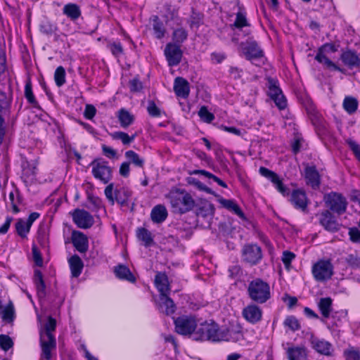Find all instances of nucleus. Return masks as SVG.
<instances>
[{
	"instance_id": "obj_53",
	"label": "nucleus",
	"mask_w": 360,
	"mask_h": 360,
	"mask_svg": "<svg viewBox=\"0 0 360 360\" xmlns=\"http://www.w3.org/2000/svg\"><path fill=\"white\" fill-rule=\"evenodd\" d=\"M259 172L262 176L268 179L271 182L275 181L276 178L278 176L276 172L264 167H260L259 169Z\"/></svg>"
},
{
	"instance_id": "obj_26",
	"label": "nucleus",
	"mask_w": 360,
	"mask_h": 360,
	"mask_svg": "<svg viewBox=\"0 0 360 360\" xmlns=\"http://www.w3.org/2000/svg\"><path fill=\"white\" fill-rule=\"evenodd\" d=\"M68 263L72 276L74 278L79 277L84 268V263L81 258L77 255H74L69 258Z\"/></svg>"
},
{
	"instance_id": "obj_36",
	"label": "nucleus",
	"mask_w": 360,
	"mask_h": 360,
	"mask_svg": "<svg viewBox=\"0 0 360 360\" xmlns=\"http://www.w3.org/2000/svg\"><path fill=\"white\" fill-rule=\"evenodd\" d=\"M127 162L134 165L135 167L143 168L145 164L144 158H141L138 153L134 150H127L124 154Z\"/></svg>"
},
{
	"instance_id": "obj_47",
	"label": "nucleus",
	"mask_w": 360,
	"mask_h": 360,
	"mask_svg": "<svg viewBox=\"0 0 360 360\" xmlns=\"http://www.w3.org/2000/svg\"><path fill=\"white\" fill-rule=\"evenodd\" d=\"M345 261L352 269L360 268V256L356 252L347 255Z\"/></svg>"
},
{
	"instance_id": "obj_14",
	"label": "nucleus",
	"mask_w": 360,
	"mask_h": 360,
	"mask_svg": "<svg viewBox=\"0 0 360 360\" xmlns=\"http://www.w3.org/2000/svg\"><path fill=\"white\" fill-rule=\"evenodd\" d=\"M319 221L325 230L329 232L334 233L340 229V224L330 210H326L321 212L319 214Z\"/></svg>"
},
{
	"instance_id": "obj_2",
	"label": "nucleus",
	"mask_w": 360,
	"mask_h": 360,
	"mask_svg": "<svg viewBox=\"0 0 360 360\" xmlns=\"http://www.w3.org/2000/svg\"><path fill=\"white\" fill-rule=\"evenodd\" d=\"M247 293L255 303L264 304L271 298L270 285L262 278H256L248 283Z\"/></svg>"
},
{
	"instance_id": "obj_20",
	"label": "nucleus",
	"mask_w": 360,
	"mask_h": 360,
	"mask_svg": "<svg viewBox=\"0 0 360 360\" xmlns=\"http://www.w3.org/2000/svg\"><path fill=\"white\" fill-rule=\"evenodd\" d=\"M40 345L41 347V357L46 360H50L52 357L51 350L54 349L56 347V339L44 338L42 331H41Z\"/></svg>"
},
{
	"instance_id": "obj_57",
	"label": "nucleus",
	"mask_w": 360,
	"mask_h": 360,
	"mask_svg": "<svg viewBox=\"0 0 360 360\" xmlns=\"http://www.w3.org/2000/svg\"><path fill=\"white\" fill-rule=\"evenodd\" d=\"M109 49L113 56L118 58L123 53V48L122 44L118 43H112L109 45Z\"/></svg>"
},
{
	"instance_id": "obj_58",
	"label": "nucleus",
	"mask_w": 360,
	"mask_h": 360,
	"mask_svg": "<svg viewBox=\"0 0 360 360\" xmlns=\"http://www.w3.org/2000/svg\"><path fill=\"white\" fill-rule=\"evenodd\" d=\"M233 25L237 28H242L248 26V24L245 16L241 13H238Z\"/></svg>"
},
{
	"instance_id": "obj_8",
	"label": "nucleus",
	"mask_w": 360,
	"mask_h": 360,
	"mask_svg": "<svg viewBox=\"0 0 360 360\" xmlns=\"http://www.w3.org/2000/svg\"><path fill=\"white\" fill-rule=\"evenodd\" d=\"M176 333L183 335H191L197 327L194 317L181 316L174 321Z\"/></svg>"
},
{
	"instance_id": "obj_22",
	"label": "nucleus",
	"mask_w": 360,
	"mask_h": 360,
	"mask_svg": "<svg viewBox=\"0 0 360 360\" xmlns=\"http://www.w3.org/2000/svg\"><path fill=\"white\" fill-rule=\"evenodd\" d=\"M174 91L177 97L186 98L189 95V84L186 79L178 77L174 79Z\"/></svg>"
},
{
	"instance_id": "obj_12",
	"label": "nucleus",
	"mask_w": 360,
	"mask_h": 360,
	"mask_svg": "<svg viewBox=\"0 0 360 360\" xmlns=\"http://www.w3.org/2000/svg\"><path fill=\"white\" fill-rule=\"evenodd\" d=\"M204 334L206 340L212 342H223V328H219L214 321L207 323L204 322Z\"/></svg>"
},
{
	"instance_id": "obj_42",
	"label": "nucleus",
	"mask_w": 360,
	"mask_h": 360,
	"mask_svg": "<svg viewBox=\"0 0 360 360\" xmlns=\"http://www.w3.org/2000/svg\"><path fill=\"white\" fill-rule=\"evenodd\" d=\"M153 29L157 39H162L165 36V29L164 25L158 16H154Z\"/></svg>"
},
{
	"instance_id": "obj_29",
	"label": "nucleus",
	"mask_w": 360,
	"mask_h": 360,
	"mask_svg": "<svg viewBox=\"0 0 360 360\" xmlns=\"http://www.w3.org/2000/svg\"><path fill=\"white\" fill-rule=\"evenodd\" d=\"M203 207H204V212L205 211L207 212V214H204V221L206 220L208 224L207 226H205L204 225V228H207V229H212V231L214 230L216 231V226H218L219 224L217 223V220L215 221H211V220H212V215L214 212V205L208 201H204Z\"/></svg>"
},
{
	"instance_id": "obj_41",
	"label": "nucleus",
	"mask_w": 360,
	"mask_h": 360,
	"mask_svg": "<svg viewBox=\"0 0 360 360\" xmlns=\"http://www.w3.org/2000/svg\"><path fill=\"white\" fill-rule=\"evenodd\" d=\"M25 97L27 102L31 104L35 108H39V103L35 98V96L32 91V86L30 80L26 82L25 86Z\"/></svg>"
},
{
	"instance_id": "obj_43",
	"label": "nucleus",
	"mask_w": 360,
	"mask_h": 360,
	"mask_svg": "<svg viewBox=\"0 0 360 360\" xmlns=\"http://www.w3.org/2000/svg\"><path fill=\"white\" fill-rule=\"evenodd\" d=\"M187 32L184 28H177L172 34L173 44L180 46L187 39Z\"/></svg>"
},
{
	"instance_id": "obj_39",
	"label": "nucleus",
	"mask_w": 360,
	"mask_h": 360,
	"mask_svg": "<svg viewBox=\"0 0 360 360\" xmlns=\"http://www.w3.org/2000/svg\"><path fill=\"white\" fill-rule=\"evenodd\" d=\"M110 136L113 140L121 141L123 145L129 146L131 143H132L134 141L136 134H134L131 136H129L128 134L124 131H119L110 134Z\"/></svg>"
},
{
	"instance_id": "obj_16",
	"label": "nucleus",
	"mask_w": 360,
	"mask_h": 360,
	"mask_svg": "<svg viewBox=\"0 0 360 360\" xmlns=\"http://www.w3.org/2000/svg\"><path fill=\"white\" fill-rule=\"evenodd\" d=\"M243 316L249 323L255 324L261 321L262 317V309L255 304H250L243 310Z\"/></svg>"
},
{
	"instance_id": "obj_5",
	"label": "nucleus",
	"mask_w": 360,
	"mask_h": 360,
	"mask_svg": "<svg viewBox=\"0 0 360 360\" xmlns=\"http://www.w3.org/2000/svg\"><path fill=\"white\" fill-rule=\"evenodd\" d=\"M92 174L103 184H108L112 179V169L108 162L103 159L94 160L91 163Z\"/></svg>"
},
{
	"instance_id": "obj_45",
	"label": "nucleus",
	"mask_w": 360,
	"mask_h": 360,
	"mask_svg": "<svg viewBox=\"0 0 360 360\" xmlns=\"http://www.w3.org/2000/svg\"><path fill=\"white\" fill-rule=\"evenodd\" d=\"M54 80L56 84L60 87L66 82L65 80V70L63 66H58L54 72Z\"/></svg>"
},
{
	"instance_id": "obj_54",
	"label": "nucleus",
	"mask_w": 360,
	"mask_h": 360,
	"mask_svg": "<svg viewBox=\"0 0 360 360\" xmlns=\"http://www.w3.org/2000/svg\"><path fill=\"white\" fill-rule=\"evenodd\" d=\"M2 319L8 322L13 321L14 319V309L11 304L7 305L2 311Z\"/></svg>"
},
{
	"instance_id": "obj_4",
	"label": "nucleus",
	"mask_w": 360,
	"mask_h": 360,
	"mask_svg": "<svg viewBox=\"0 0 360 360\" xmlns=\"http://www.w3.org/2000/svg\"><path fill=\"white\" fill-rule=\"evenodd\" d=\"M268 96L274 101L279 110H283L287 106V100L279 87L278 81L272 77L267 79Z\"/></svg>"
},
{
	"instance_id": "obj_37",
	"label": "nucleus",
	"mask_w": 360,
	"mask_h": 360,
	"mask_svg": "<svg viewBox=\"0 0 360 360\" xmlns=\"http://www.w3.org/2000/svg\"><path fill=\"white\" fill-rule=\"evenodd\" d=\"M315 59L320 63L324 64L328 68L333 69L336 71L342 72V70L330 60L326 55L323 54L322 49H319L315 56Z\"/></svg>"
},
{
	"instance_id": "obj_61",
	"label": "nucleus",
	"mask_w": 360,
	"mask_h": 360,
	"mask_svg": "<svg viewBox=\"0 0 360 360\" xmlns=\"http://www.w3.org/2000/svg\"><path fill=\"white\" fill-rule=\"evenodd\" d=\"M129 88L131 91H140L143 88L142 83L139 79L134 78L129 82Z\"/></svg>"
},
{
	"instance_id": "obj_62",
	"label": "nucleus",
	"mask_w": 360,
	"mask_h": 360,
	"mask_svg": "<svg viewBox=\"0 0 360 360\" xmlns=\"http://www.w3.org/2000/svg\"><path fill=\"white\" fill-rule=\"evenodd\" d=\"M129 172H130L129 162H128L127 161L122 162L121 164V165L120 167V169H119L120 174L122 176L127 178L129 176Z\"/></svg>"
},
{
	"instance_id": "obj_30",
	"label": "nucleus",
	"mask_w": 360,
	"mask_h": 360,
	"mask_svg": "<svg viewBox=\"0 0 360 360\" xmlns=\"http://www.w3.org/2000/svg\"><path fill=\"white\" fill-rule=\"evenodd\" d=\"M63 13L72 21H76L82 15L80 7L75 3L65 4L63 8Z\"/></svg>"
},
{
	"instance_id": "obj_33",
	"label": "nucleus",
	"mask_w": 360,
	"mask_h": 360,
	"mask_svg": "<svg viewBox=\"0 0 360 360\" xmlns=\"http://www.w3.org/2000/svg\"><path fill=\"white\" fill-rule=\"evenodd\" d=\"M117 119L121 127L126 129L134 122V116L124 108L117 112Z\"/></svg>"
},
{
	"instance_id": "obj_27",
	"label": "nucleus",
	"mask_w": 360,
	"mask_h": 360,
	"mask_svg": "<svg viewBox=\"0 0 360 360\" xmlns=\"http://www.w3.org/2000/svg\"><path fill=\"white\" fill-rule=\"evenodd\" d=\"M219 203L228 210L232 212L242 219H245V216L239 205L233 200L224 199L221 197L219 199Z\"/></svg>"
},
{
	"instance_id": "obj_32",
	"label": "nucleus",
	"mask_w": 360,
	"mask_h": 360,
	"mask_svg": "<svg viewBox=\"0 0 360 360\" xmlns=\"http://www.w3.org/2000/svg\"><path fill=\"white\" fill-rule=\"evenodd\" d=\"M318 308L323 318H329L333 310V300L329 297H321L318 302Z\"/></svg>"
},
{
	"instance_id": "obj_18",
	"label": "nucleus",
	"mask_w": 360,
	"mask_h": 360,
	"mask_svg": "<svg viewBox=\"0 0 360 360\" xmlns=\"http://www.w3.org/2000/svg\"><path fill=\"white\" fill-rule=\"evenodd\" d=\"M304 177L307 185L313 189H318L321 184V175L316 166L307 165L304 169Z\"/></svg>"
},
{
	"instance_id": "obj_19",
	"label": "nucleus",
	"mask_w": 360,
	"mask_h": 360,
	"mask_svg": "<svg viewBox=\"0 0 360 360\" xmlns=\"http://www.w3.org/2000/svg\"><path fill=\"white\" fill-rule=\"evenodd\" d=\"M290 202L296 209L305 212L307 208V198L306 193L301 190H294L290 198Z\"/></svg>"
},
{
	"instance_id": "obj_28",
	"label": "nucleus",
	"mask_w": 360,
	"mask_h": 360,
	"mask_svg": "<svg viewBox=\"0 0 360 360\" xmlns=\"http://www.w3.org/2000/svg\"><path fill=\"white\" fill-rule=\"evenodd\" d=\"M155 284L160 295L168 294L169 292V286L167 276L165 273L158 272L155 275Z\"/></svg>"
},
{
	"instance_id": "obj_44",
	"label": "nucleus",
	"mask_w": 360,
	"mask_h": 360,
	"mask_svg": "<svg viewBox=\"0 0 360 360\" xmlns=\"http://www.w3.org/2000/svg\"><path fill=\"white\" fill-rule=\"evenodd\" d=\"M30 226L27 225V223L23 219H18L15 224V229L18 234L21 238H25L27 234L30 232Z\"/></svg>"
},
{
	"instance_id": "obj_10",
	"label": "nucleus",
	"mask_w": 360,
	"mask_h": 360,
	"mask_svg": "<svg viewBox=\"0 0 360 360\" xmlns=\"http://www.w3.org/2000/svg\"><path fill=\"white\" fill-rule=\"evenodd\" d=\"M243 259L250 264L255 265L257 264L262 257L261 248L257 245H246L243 248Z\"/></svg>"
},
{
	"instance_id": "obj_15",
	"label": "nucleus",
	"mask_w": 360,
	"mask_h": 360,
	"mask_svg": "<svg viewBox=\"0 0 360 360\" xmlns=\"http://www.w3.org/2000/svg\"><path fill=\"white\" fill-rule=\"evenodd\" d=\"M72 219L81 229H88L94 224L93 217L84 210L76 209L72 214Z\"/></svg>"
},
{
	"instance_id": "obj_49",
	"label": "nucleus",
	"mask_w": 360,
	"mask_h": 360,
	"mask_svg": "<svg viewBox=\"0 0 360 360\" xmlns=\"http://www.w3.org/2000/svg\"><path fill=\"white\" fill-rule=\"evenodd\" d=\"M57 30V27L49 21L43 22L40 25V31L44 34L52 35Z\"/></svg>"
},
{
	"instance_id": "obj_52",
	"label": "nucleus",
	"mask_w": 360,
	"mask_h": 360,
	"mask_svg": "<svg viewBox=\"0 0 360 360\" xmlns=\"http://www.w3.org/2000/svg\"><path fill=\"white\" fill-rule=\"evenodd\" d=\"M147 111L150 116L153 117H159L161 116V110L156 105L153 101H149L147 106Z\"/></svg>"
},
{
	"instance_id": "obj_59",
	"label": "nucleus",
	"mask_w": 360,
	"mask_h": 360,
	"mask_svg": "<svg viewBox=\"0 0 360 360\" xmlns=\"http://www.w3.org/2000/svg\"><path fill=\"white\" fill-rule=\"evenodd\" d=\"M344 353L347 360H360V353L356 349H347Z\"/></svg>"
},
{
	"instance_id": "obj_63",
	"label": "nucleus",
	"mask_w": 360,
	"mask_h": 360,
	"mask_svg": "<svg viewBox=\"0 0 360 360\" xmlns=\"http://www.w3.org/2000/svg\"><path fill=\"white\" fill-rule=\"evenodd\" d=\"M349 235L350 237V240L352 242L357 243L360 241V231L357 228H350L349 230Z\"/></svg>"
},
{
	"instance_id": "obj_9",
	"label": "nucleus",
	"mask_w": 360,
	"mask_h": 360,
	"mask_svg": "<svg viewBox=\"0 0 360 360\" xmlns=\"http://www.w3.org/2000/svg\"><path fill=\"white\" fill-rule=\"evenodd\" d=\"M240 47L243 55L248 60L252 61L264 57V51L254 40L248 39L245 43H241Z\"/></svg>"
},
{
	"instance_id": "obj_56",
	"label": "nucleus",
	"mask_w": 360,
	"mask_h": 360,
	"mask_svg": "<svg viewBox=\"0 0 360 360\" xmlns=\"http://www.w3.org/2000/svg\"><path fill=\"white\" fill-rule=\"evenodd\" d=\"M295 255L288 250H285L283 252L282 262L286 269H289L292 261L295 259Z\"/></svg>"
},
{
	"instance_id": "obj_6",
	"label": "nucleus",
	"mask_w": 360,
	"mask_h": 360,
	"mask_svg": "<svg viewBox=\"0 0 360 360\" xmlns=\"http://www.w3.org/2000/svg\"><path fill=\"white\" fill-rule=\"evenodd\" d=\"M105 195L107 199L114 204L115 199L117 202L121 205H126L128 202L129 198L131 195V191L127 187H121L116 188L114 191L115 196L113 195V184H110L105 188Z\"/></svg>"
},
{
	"instance_id": "obj_48",
	"label": "nucleus",
	"mask_w": 360,
	"mask_h": 360,
	"mask_svg": "<svg viewBox=\"0 0 360 360\" xmlns=\"http://www.w3.org/2000/svg\"><path fill=\"white\" fill-rule=\"evenodd\" d=\"M283 325L292 331H296L300 329L299 321L294 316H287L283 322Z\"/></svg>"
},
{
	"instance_id": "obj_1",
	"label": "nucleus",
	"mask_w": 360,
	"mask_h": 360,
	"mask_svg": "<svg viewBox=\"0 0 360 360\" xmlns=\"http://www.w3.org/2000/svg\"><path fill=\"white\" fill-rule=\"evenodd\" d=\"M169 198L172 212L175 214H185L192 210L195 205L191 194L183 189H176L171 192Z\"/></svg>"
},
{
	"instance_id": "obj_38",
	"label": "nucleus",
	"mask_w": 360,
	"mask_h": 360,
	"mask_svg": "<svg viewBox=\"0 0 360 360\" xmlns=\"http://www.w3.org/2000/svg\"><path fill=\"white\" fill-rule=\"evenodd\" d=\"M287 354L289 360H304L307 358V352L303 347H289Z\"/></svg>"
},
{
	"instance_id": "obj_3",
	"label": "nucleus",
	"mask_w": 360,
	"mask_h": 360,
	"mask_svg": "<svg viewBox=\"0 0 360 360\" xmlns=\"http://www.w3.org/2000/svg\"><path fill=\"white\" fill-rule=\"evenodd\" d=\"M326 206L330 212L341 215L346 212L348 202L346 198L340 193L330 192L323 197Z\"/></svg>"
},
{
	"instance_id": "obj_46",
	"label": "nucleus",
	"mask_w": 360,
	"mask_h": 360,
	"mask_svg": "<svg viewBox=\"0 0 360 360\" xmlns=\"http://www.w3.org/2000/svg\"><path fill=\"white\" fill-rule=\"evenodd\" d=\"M56 326V321L52 317H49L47 322L44 326V333L42 332L44 338H55L52 335V331L55 330Z\"/></svg>"
},
{
	"instance_id": "obj_17",
	"label": "nucleus",
	"mask_w": 360,
	"mask_h": 360,
	"mask_svg": "<svg viewBox=\"0 0 360 360\" xmlns=\"http://www.w3.org/2000/svg\"><path fill=\"white\" fill-rule=\"evenodd\" d=\"M311 344L312 348L316 352L326 356H332L333 355V346L328 341L323 339L311 338Z\"/></svg>"
},
{
	"instance_id": "obj_13",
	"label": "nucleus",
	"mask_w": 360,
	"mask_h": 360,
	"mask_svg": "<svg viewBox=\"0 0 360 360\" xmlns=\"http://www.w3.org/2000/svg\"><path fill=\"white\" fill-rule=\"evenodd\" d=\"M164 52L169 66H176L180 63L183 54L180 46L168 43Z\"/></svg>"
},
{
	"instance_id": "obj_34",
	"label": "nucleus",
	"mask_w": 360,
	"mask_h": 360,
	"mask_svg": "<svg viewBox=\"0 0 360 360\" xmlns=\"http://www.w3.org/2000/svg\"><path fill=\"white\" fill-rule=\"evenodd\" d=\"M136 236L146 247H150L154 244L152 233L146 228H139L136 231Z\"/></svg>"
},
{
	"instance_id": "obj_64",
	"label": "nucleus",
	"mask_w": 360,
	"mask_h": 360,
	"mask_svg": "<svg viewBox=\"0 0 360 360\" xmlns=\"http://www.w3.org/2000/svg\"><path fill=\"white\" fill-rule=\"evenodd\" d=\"M102 151L105 156H106L108 158H114L116 155L117 152L113 148L106 146V145H102Z\"/></svg>"
},
{
	"instance_id": "obj_23",
	"label": "nucleus",
	"mask_w": 360,
	"mask_h": 360,
	"mask_svg": "<svg viewBox=\"0 0 360 360\" xmlns=\"http://www.w3.org/2000/svg\"><path fill=\"white\" fill-rule=\"evenodd\" d=\"M340 59L344 65L350 69L360 66V58L354 51L347 50L343 51L340 56Z\"/></svg>"
},
{
	"instance_id": "obj_7",
	"label": "nucleus",
	"mask_w": 360,
	"mask_h": 360,
	"mask_svg": "<svg viewBox=\"0 0 360 360\" xmlns=\"http://www.w3.org/2000/svg\"><path fill=\"white\" fill-rule=\"evenodd\" d=\"M312 274L316 281L329 280L333 275V265L329 260H319L313 265Z\"/></svg>"
},
{
	"instance_id": "obj_51",
	"label": "nucleus",
	"mask_w": 360,
	"mask_h": 360,
	"mask_svg": "<svg viewBox=\"0 0 360 360\" xmlns=\"http://www.w3.org/2000/svg\"><path fill=\"white\" fill-rule=\"evenodd\" d=\"M276 188V190L281 193L283 196L289 195L290 194V188L283 184V181L280 179L279 176H278L275 181L272 182Z\"/></svg>"
},
{
	"instance_id": "obj_11",
	"label": "nucleus",
	"mask_w": 360,
	"mask_h": 360,
	"mask_svg": "<svg viewBox=\"0 0 360 360\" xmlns=\"http://www.w3.org/2000/svg\"><path fill=\"white\" fill-rule=\"evenodd\" d=\"M223 342H237L243 339V328L239 323H231L223 328Z\"/></svg>"
},
{
	"instance_id": "obj_40",
	"label": "nucleus",
	"mask_w": 360,
	"mask_h": 360,
	"mask_svg": "<svg viewBox=\"0 0 360 360\" xmlns=\"http://www.w3.org/2000/svg\"><path fill=\"white\" fill-rule=\"evenodd\" d=\"M343 108L349 115L354 113L358 108L359 102L352 96H346L343 101Z\"/></svg>"
},
{
	"instance_id": "obj_24",
	"label": "nucleus",
	"mask_w": 360,
	"mask_h": 360,
	"mask_svg": "<svg viewBox=\"0 0 360 360\" xmlns=\"http://www.w3.org/2000/svg\"><path fill=\"white\" fill-rule=\"evenodd\" d=\"M114 274L115 276L120 280L127 281L130 283H134L136 281L135 276L129 267L124 264H118L115 266Z\"/></svg>"
},
{
	"instance_id": "obj_60",
	"label": "nucleus",
	"mask_w": 360,
	"mask_h": 360,
	"mask_svg": "<svg viewBox=\"0 0 360 360\" xmlns=\"http://www.w3.org/2000/svg\"><path fill=\"white\" fill-rule=\"evenodd\" d=\"M96 113V108L90 104L85 106L84 115L88 120H92Z\"/></svg>"
},
{
	"instance_id": "obj_31",
	"label": "nucleus",
	"mask_w": 360,
	"mask_h": 360,
	"mask_svg": "<svg viewBox=\"0 0 360 360\" xmlns=\"http://www.w3.org/2000/svg\"><path fill=\"white\" fill-rule=\"evenodd\" d=\"M33 280L39 298H44L46 296V285L43 278L42 273L40 270H34Z\"/></svg>"
},
{
	"instance_id": "obj_55",
	"label": "nucleus",
	"mask_w": 360,
	"mask_h": 360,
	"mask_svg": "<svg viewBox=\"0 0 360 360\" xmlns=\"http://www.w3.org/2000/svg\"><path fill=\"white\" fill-rule=\"evenodd\" d=\"M13 345L11 338L6 335H0V347L4 351H8Z\"/></svg>"
},
{
	"instance_id": "obj_50",
	"label": "nucleus",
	"mask_w": 360,
	"mask_h": 360,
	"mask_svg": "<svg viewBox=\"0 0 360 360\" xmlns=\"http://www.w3.org/2000/svg\"><path fill=\"white\" fill-rule=\"evenodd\" d=\"M11 103V97L4 91H0V112L9 109Z\"/></svg>"
},
{
	"instance_id": "obj_35",
	"label": "nucleus",
	"mask_w": 360,
	"mask_h": 360,
	"mask_svg": "<svg viewBox=\"0 0 360 360\" xmlns=\"http://www.w3.org/2000/svg\"><path fill=\"white\" fill-rule=\"evenodd\" d=\"M160 300L161 301L160 307L162 309L165 308L164 311L167 315L174 313L176 306L173 300L168 296V294L160 295Z\"/></svg>"
},
{
	"instance_id": "obj_25",
	"label": "nucleus",
	"mask_w": 360,
	"mask_h": 360,
	"mask_svg": "<svg viewBox=\"0 0 360 360\" xmlns=\"http://www.w3.org/2000/svg\"><path fill=\"white\" fill-rule=\"evenodd\" d=\"M168 216L167 210L165 205L159 204L153 207L150 212V218L153 222L161 224L165 221Z\"/></svg>"
},
{
	"instance_id": "obj_21",
	"label": "nucleus",
	"mask_w": 360,
	"mask_h": 360,
	"mask_svg": "<svg viewBox=\"0 0 360 360\" xmlns=\"http://www.w3.org/2000/svg\"><path fill=\"white\" fill-rule=\"evenodd\" d=\"M72 242L75 248L80 253H85L89 248L87 237L79 231H74L72 236Z\"/></svg>"
}]
</instances>
